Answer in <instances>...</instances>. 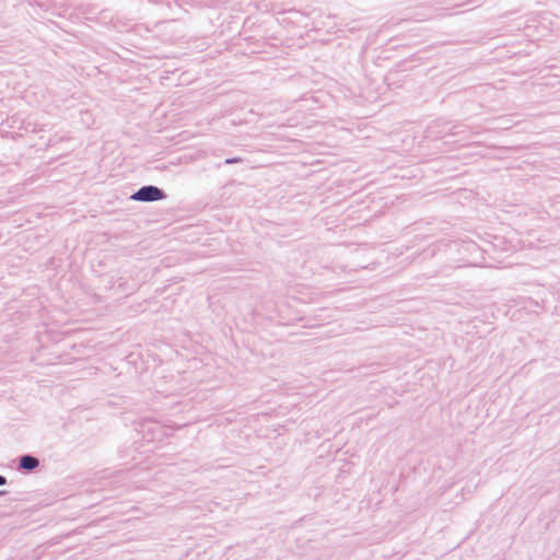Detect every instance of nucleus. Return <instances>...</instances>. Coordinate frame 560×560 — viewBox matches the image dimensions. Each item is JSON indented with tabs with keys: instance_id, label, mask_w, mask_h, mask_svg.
<instances>
[{
	"instance_id": "obj_1",
	"label": "nucleus",
	"mask_w": 560,
	"mask_h": 560,
	"mask_svg": "<svg viewBox=\"0 0 560 560\" xmlns=\"http://www.w3.org/2000/svg\"><path fill=\"white\" fill-rule=\"evenodd\" d=\"M133 198L141 201H155L163 198V192L153 186H147L139 189Z\"/></svg>"
},
{
	"instance_id": "obj_2",
	"label": "nucleus",
	"mask_w": 560,
	"mask_h": 560,
	"mask_svg": "<svg viewBox=\"0 0 560 560\" xmlns=\"http://www.w3.org/2000/svg\"><path fill=\"white\" fill-rule=\"evenodd\" d=\"M38 460L32 456H23L20 460V466L23 469L32 470L38 466Z\"/></svg>"
},
{
	"instance_id": "obj_3",
	"label": "nucleus",
	"mask_w": 560,
	"mask_h": 560,
	"mask_svg": "<svg viewBox=\"0 0 560 560\" xmlns=\"http://www.w3.org/2000/svg\"><path fill=\"white\" fill-rule=\"evenodd\" d=\"M4 483H5V479L2 476H0V486L4 485Z\"/></svg>"
}]
</instances>
